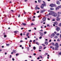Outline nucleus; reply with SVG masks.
<instances>
[{
	"instance_id": "50",
	"label": "nucleus",
	"mask_w": 61,
	"mask_h": 61,
	"mask_svg": "<svg viewBox=\"0 0 61 61\" xmlns=\"http://www.w3.org/2000/svg\"><path fill=\"white\" fill-rule=\"evenodd\" d=\"M11 11H12V12H14V11L12 10H11Z\"/></svg>"
},
{
	"instance_id": "55",
	"label": "nucleus",
	"mask_w": 61,
	"mask_h": 61,
	"mask_svg": "<svg viewBox=\"0 0 61 61\" xmlns=\"http://www.w3.org/2000/svg\"><path fill=\"white\" fill-rule=\"evenodd\" d=\"M32 42V41L31 40H30V41H29V43L31 42Z\"/></svg>"
},
{
	"instance_id": "35",
	"label": "nucleus",
	"mask_w": 61,
	"mask_h": 61,
	"mask_svg": "<svg viewBox=\"0 0 61 61\" xmlns=\"http://www.w3.org/2000/svg\"><path fill=\"white\" fill-rule=\"evenodd\" d=\"M56 25H57L58 24V23L55 22L54 23Z\"/></svg>"
},
{
	"instance_id": "26",
	"label": "nucleus",
	"mask_w": 61,
	"mask_h": 61,
	"mask_svg": "<svg viewBox=\"0 0 61 61\" xmlns=\"http://www.w3.org/2000/svg\"><path fill=\"white\" fill-rule=\"evenodd\" d=\"M59 26H61V23H60L58 25Z\"/></svg>"
},
{
	"instance_id": "56",
	"label": "nucleus",
	"mask_w": 61,
	"mask_h": 61,
	"mask_svg": "<svg viewBox=\"0 0 61 61\" xmlns=\"http://www.w3.org/2000/svg\"><path fill=\"white\" fill-rule=\"evenodd\" d=\"M28 31H29V32H31V30H28Z\"/></svg>"
},
{
	"instance_id": "49",
	"label": "nucleus",
	"mask_w": 61,
	"mask_h": 61,
	"mask_svg": "<svg viewBox=\"0 0 61 61\" xmlns=\"http://www.w3.org/2000/svg\"><path fill=\"white\" fill-rule=\"evenodd\" d=\"M36 55V53H34V54H33V55H34V56H35Z\"/></svg>"
},
{
	"instance_id": "42",
	"label": "nucleus",
	"mask_w": 61,
	"mask_h": 61,
	"mask_svg": "<svg viewBox=\"0 0 61 61\" xmlns=\"http://www.w3.org/2000/svg\"><path fill=\"white\" fill-rule=\"evenodd\" d=\"M6 36H7L6 35H5L4 36V37H6Z\"/></svg>"
},
{
	"instance_id": "30",
	"label": "nucleus",
	"mask_w": 61,
	"mask_h": 61,
	"mask_svg": "<svg viewBox=\"0 0 61 61\" xmlns=\"http://www.w3.org/2000/svg\"><path fill=\"white\" fill-rule=\"evenodd\" d=\"M35 24H33V23H32L31 24V25L32 26L34 25Z\"/></svg>"
},
{
	"instance_id": "21",
	"label": "nucleus",
	"mask_w": 61,
	"mask_h": 61,
	"mask_svg": "<svg viewBox=\"0 0 61 61\" xmlns=\"http://www.w3.org/2000/svg\"><path fill=\"white\" fill-rule=\"evenodd\" d=\"M58 8H61V5H59L58 6Z\"/></svg>"
},
{
	"instance_id": "10",
	"label": "nucleus",
	"mask_w": 61,
	"mask_h": 61,
	"mask_svg": "<svg viewBox=\"0 0 61 61\" xmlns=\"http://www.w3.org/2000/svg\"><path fill=\"white\" fill-rule=\"evenodd\" d=\"M51 15H53V16H54L55 15V13H51Z\"/></svg>"
},
{
	"instance_id": "57",
	"label": "nucleus",
	"mask_w": 61,
	"mask_h": 61,
	"mask_svg": "<svg viewBox=\"0 0 61 61\" xmlns=\"http://www.w3.org/2000/svg\"><path fill=\"white\" fill-rule=\"evenodd\" d=\"M42 46H45V44H42Z\"/></svg>"
},
{
	"instance_id": "31",
	"label": "nucleus",
	"mask_w": 61,
	"mask_h": 61,
	"mask_svg": "<svg viewBox=\"0 0 61 61\" xmlns=\"http://www.w3.org/2000/svg\"><path fill=\"white\" fill-rule=\"evenodd\" d=\"M46 19L45 18L44 19V20H43V22H44V21H46Z\"/></svg>"
},
{
	"instance_id": "33",
	"label": "nucleus",
	"mask_w": 61,
	"mask_h": 61,
	"mask_svg": "<svg viewBox=\"0 0 61 61\" xmlns=\"http://www.w3.org/2000/svg\"><path fill=\"white\" fill-rule=\"evenodd\" d=\"M13 52L14 53H15L16 52V50H13Z\"/></svg>"
},
{
	"instance_id": "39",
	"label": "nucleus",
	"mask_w": 61,
	"mask_h": 61,
	"mask_svg": "<svg viewBox=\"0 0 61 61\" xmlns=\"http://www.w3.org/2000/svg\"><path fill=\"white\" fill-rule=\"evenodd\" d=\"M20 14H19L18 15V17L19 18L20 17Z\"/></svg>"
},
{
	"instance_id": "45",
	"label": "nucleus",
	"mask_w": 61,
	"mask_h": 61,
	"mask_svg": "<svg viewBox=\"0 0 61 61\" xmlns=\"http://www.w3.org/2000/svg\"><path fill=\"white\" fill-rule=\"evenodd\" d=\"M43 11H46V10H45L44 9Z\"/></svg>"
},
{
	"instance_id": "5",
	"label": "nucleus",
	"mask_w": 61,
	"mask_h": 61,
	"mask_svg": "<svg viewBox=\"0 0 61 61\" xmlns=\"http://www.w3.org/2000/svg\"><path fill=\"white\" fill-rule=\"evenodd\" d=\"M56 3L58 5H60V1L58 0H57L56 2Z\"/></svg>"
},
{
	"instance_id": "7",
	"label": "nucleus",
	"mask_w": 61,
	"mask_h": 61,
	"mask_svg": "<svg viewBox=\"0 0 61 61\" xmlns=\"http://www.w3.org/2000/svg\"><path fill=\"white\" fill-rule=\"evenodd\" d=\"M56 20L57 21H59L60 20V18L58 17H56Z\"/></svg>"
},
{
	"instance_id": "38",
	"label": "nucleus",
	"mask_w": 61,
	"mask_h": 61,
	"mask_svg": "<svg viewBox=\"0 0 61 61\" xmlns=\"http://www.w3.org/2000/svg\"><path fill=\"white\" fill-rule=\"evenodd\" d=\"M60 35V34H59V33H57L56 34V35L57 36H58Z\"/></svg>"
},
{
	"instance_id": "63",
	"label": "nucleus",
	"mask_w": 61,
	"mask_h": 61,
	"mask_svg": "<svg viewBox=\"0 0 61 61\" xmlns=\"http://www.w3.org/2000/svg\"><path fill=\"white\" fill-rule=\"evenodd\" d=\"M53 25L54 26H55V24H53Z\"/></svg>"
},
{
	"instance_id": "60",
	"label": "nucleus",
	"mask_w": 61,
	"mask_h": 61,
	"mask_svg": "<svg viewBox=\"0 0 61 61\" xmlns=\"http://www.w3.org/2000/svg\"><path fill=\"white\" fill-rule=\"evenodd\" d=\"M39 11H38L37 12V13H39Z\"/></svg>"
},
{
	"instance_id": "22",
	"label": "nucleus",
	"mask_w": 61,
	"mask_h": 61,
	"mask_svg": "<svg viewBox=\"0 0 61 61\" xmlns=\"http://www.w3.org/2000/svg\"><path fill=\"white\" fill-rule=\"evenodd\" d=\"M54 38H56H56H58V37L57 36H55L54 37Z\"/></svg>"
},
{
	"instance_id": "14",
	"label": "nucleus",
	"mask_w": 61,
	"mask_h": 61,
	"mask_svg": "<svg viewBox=\"0 0 61 61\" xmlns=\"http://www.w3.org/2000/svg\"><path fill=\"white\" fill-rule=\"evenodd\" d=\"M54 10V9L53 8H50V10Z\"/></svg>"
},
{
	"instance_id": "59",
	"label": "nucleus",
	"mask_w": 61,
	"mask_h": 61,
	"mask_svg": "<svg viewBox=\"0 0 61 61\" xmlns=\"http://www.w3.org/2000/svg\"><path fill=\"white\" fill-rule=\"evenodd\" d=\"M25 32H24V34H23V35H25Z\"/></svg>"
},
{
	"instance_id": "12",
	"label": "nucleus",
	"mask_w": 61,
	"mask_h": 61,
	"mask_svg": "<svg viewBox=\"0 0 61 61\" xmlns=\"http://www.w3.org/2000/svg\"><path fill=\"white\" fill-rule=\"evenodd\" d=\"M39 33L40 34H41L40 35H41V36H43V34L42 32H39Z\"/></svg>"
},
{
	"instance_id": "53",
	"label": "nucleus",
	"mask_w": 61,
	"mask_h": 61,
	"mask_svg": "<svg viewBox=\"0 0 61 61\" xmlns=\"http://www.w3.org/2000/svg\"><path fill=\"white\" fill-rule=\"evenodd\" d=\"M40 9V8H39V7H37V9L39 10V9Z\"/></svg>"
},
{
	"instance_id": "29",
	"label": "nucleus",
	"mask_w": 61,
	"mask_h": 61,
	"mask_svg": "<svg viewBox=\"0 0 61 61\" xmlns=\"http://www.w3.org/2000/svg\"><path fill=\"white\" fill-rule=\"evenodd\" d=\"M14 33H17V32H18V31L16 30V31H14Z\"/></svg>"
},
{
	"instance_id": "64",
	"label": "nucleus",
	"mask_w": 61,
	"mask_h": 61,
	"mask_svg": "<svg viewBox=\"0 0 61 61\" xmlns=\"http://www.w3.org/2000/svg\"><path fill=\"white\" fill-rule=\"evenodd\" d=\"M29 57L30 58H31L32 56H29Z\"/></svg>"
},
{
	"instance_id": "28",
	"label": "nucleus",
	"mask_w": 61,
	"mask_h": 61,
	"mask_svg": "<svg viewBox=\"0 0 61 61\" xmlns=\"http://www.w3.org/2000/svg\"><path fill=\"white\" fill-rule=\"evenodd\" d=\"M6 45L7 46H9V44H7L6 43Z\"/></svg>"
},
{
	"instance_id": "40",
	"label": "nucleus",
	"mask_w": 61,
	"mask_h": 61,
	"mask_svg": "<svg viewBox=\"0 0 61 61\" xmlns=\"http://www.w3.org/2000/svg\"><path fill=\"white\" fill-rule=\"evenodd\" d=\"M27 49H28V51H29V47H27Z\"/></svg>"
},
{
	"instance_id": "8",
	"label": "nucleus",
	"mask_w": 61,
	"mask_h": 61,
	"mask_svg": "<svg viewBox=\"0 0 61 61\" xmlns=\"http://www.w3.org/2000/svg\"><path fill=\"white\" fill-rule=\"evenodd\" d=\"M51 13H49V14L47 15V16L48 17L50 15H51Z\"/></svg>"
},
{
	"instance_id": "24",
	"label": "nucleus",
	"mask_w": 61,
	"mask_h": 61,
	"mask_svg": "<svg viewBox=\"0 0 61 61\" xmlns=\"http://www.w3.org/2000/svg\"><path fill=\"white\" fill-rule=\"evenodd\" d=\"M38 3H41V0H38Z\"/></svg>"
},
{
	"instance_id": "17",
	"label": "nucleus",
	"mask_w": 61,
	"mask_h": 61,
	"mask_svg": "<svg viewBox=\"0 0 61 61\" xmlns=\"http://www.w3.org/2000/svg\"><path fill=\"white\" fill-rule=\"evenodd\" d=\"M42 49V46H39V49Z\"/></svg>"
},
{
	"instance_id": "2",
	"label": "nucleus",
	"mask_w": 61,
	"mask_h": 61,
	"mask_svg": "<svg viewBox=\"0 0 61 61\" xmlns=\"http://www.w3.org/2000/svg\"><path fill=\"white\" fill-rule=\"evenodd\" d=\"M59 13L60 12H58V13H57V14L56 13H55L54 15L53 16L54 17H56V16H57L58 17H59L60 16V15H59Z\"/></svg>"
},
{
	"instance_id": "4",
	"label": "nucleus",
	"mask_w": 61,
	"mask_h": 61,
	"mask_svg": "<svg viewBox=\"0 0 61 61\" xmlns=\"http://www.w3.org/2000/svg\"><path fill=\"white\" fill-rule=\"evenodd\" d=\"M60 30V28L59 27H57L56 28V30L57 31V32L59 31Z\"/></svg>"
},
{
	"instance_id": "48",
	"label": "nucleus",
	"mask_w": 61,
	"mask_h": 61,
	"mask_svg": "<svg viewBox=\"0 0 61 61\" xmlns=\"http://www.w3.org/2000/svg\"><path fill=\"white\" fill-rule=\"evenodd\" d=\"M42 38V37L41 36L39 37V38L40 39H41Z\"/></svg>"
},
{
	"instance_id": "47",
	"label": "nucleus",
	"mask_w": 61,
	"mask_h": 61,
	"mask_svg": "<svg viewBox=\"0 0 61 61\" xmlns=\"http://www.w3.org/2000/svg\"><path fill=\"white\" fill-rule=\"evenodd\" d=\"M59 54L61 55V52H60L59 53Z\"/></svg>"
},
{
	"instance_id": "1",
	"label": "nucleus",
	"mask_w": 61,
	"mask_h": 61,
	"mask_svg": "<svg viewBox=\"0 0 61 61\" xmlns=\"http://www.w3.org/2000/svg\"><path fill=\"white\" fill-rule=\"evenodd\" d=\"M55 46H56L55 47V49L56 50H58V48H59V44L58 43H56V44H55Z\"/></svg>"
},
{
	"instance_id": "41",
	"label": "nucleus",
	"mask_w": 61,
	"mask_h": 61,
	"mask_svg": "<svg viewBox=\"0 0 61 61\" xmlns=\"http://www.w3.org/2000/svg\"><path fill=\"white\" fill-rule=\"evenodd\" d=\"M48 55V53H45V55Z\"/></svg>"
},
{
	"instance_id": "6",
	"label": "nucleus",
	"mask_w": 61,
	"mask_h": 61,
	"mask_svg": "<svg viewBox=\"0 0 61 61\" xmlns=\"http://www.w3.org/2000/svg\"><path fill=\"white\" fill-rule=\"evenodd\" d=\"M50 6L51 7H54L55 6H56V5L53 4H51Z\"/></svg>"
},
{
	"instance_id": "32",
	"label": "nucleus",
	"mask_w": 61,
	"mask_h": 61,
	"mask_svg": "<svg viewBox=\"0 0 61 61\" xmlns=\"http://www.w3.org/2000/svg\"><path fill=\"white\" fill-rule=\"evenodd\" d=\"M29 34V33H27V34L26 35V36H28Z\"/></svg>"
},
{
	"instance_id": "46",
	"label": "nucleus",
	"mask_w": 61,
	"mask_h": 61,
	"mask_svg": "<svg viewBox=\"0 0 61 61\" xmlns=\"http://www.w3.org/2000/svg\"><path fill=\"white\" fill-rule=\"evenodd\" d=\"M51 40H49V42H51Z\"/></svg>"
},
{
	"instance_id": "61",
	"label": "nucleus",
	"mask_w": 61,
	"mask_h": 61,
	"mask_svg": "<svg viewBox=\"0 0 61 61\" xmlns=\"http://www.w3.org/2000/svg\"><path fill=\"white\" fill-rule=\"evenodd\" d=\"M54 33L55 34H56V32L55 31L54 32Z\"/></svg>"
},
{
	"instance_id": "20",
	"label": "nucleus",
	"mask_w": 61,
	"mask_h": 61,
	"mask_svg": "<svg viewBox=\"0 0 61 61\" xmlns=\"http://www.w3.org/2000/svg\"><path fill=\"white\" fill-rule=\"evenodd\" d=\"M57 41H58V42H60V39L58 38V39H57Z\"/></svg>"
},
{
	"instance_id": "13",
	"label": "nucleus",
	"mask_w": 61,
	"mask_h": 61,
	"mask_svg": "<svg viewBox=\"0 0 61 61\" xmlns=\"http://www.w3.org/2000/svg\"><path fill=\"white\" fill-rule=\"evenodd\" d=\"M44 11H43V10H41V11H40V13H43Z\"/></svg>"
},
{
	"instance_id": "25",
	"label": "nucleus",
	"mask_w": 61,
	"mask_h": 61,
	"mask_svg": "<svg viewBox=\"0 0 61 61\" xmlns=\"http://www.w3.org/2000/svg\"><path fill=\"white\" fill-rule=\"evenodd\" d=\"M36 44L38 45H39V43L38 42H36Z\"/></svg>"
},
{
	"instance_id": "11",
	"label": "nucleus",
	"mask_w": 61,
	"mask_h": 61,
	"mask_svg": "<svg viewBox=\"0 0 61 61\" xmlns=\"http://www.w3.org/2000/svg\"><path fill=\"white\" fill-rule=\"evenodd\" d=\"M55 34L54 33H53L51 35V36L52 37H53V36H55Z\"/></svg>"
},
{
	"instance_id": "3",
	"label": "nucleus",
	"mask_w": 61,
	"mask_h": 61,
	"mask_svg": "<svg viewBox=\"0 0 61 61\" xmlns=\"http://www.w3.org/2000/svg\"><path fill=\"white\" fill-rule=\"evenodd\" d=\"M43 2L44 3V4H41V6H46V3L45 2H44V1H43Z\"/></svg>"
},
{
	"instance_id": "9",
	"label": "nucleus",
	"mask_w": 61,
	"mask_h": 61,
	"mask_svg": "<svg viewBox=\"0 0 61 61\" xmlns=\"http://www.w3.org/2000/svg\"><path fill=\"white\" fill-rule=\"evenodd\" d=\"M53 47V46H50V48H52L53 50H54L55 49V48L54 47Z\"/></svg>"
},
{
	"instance_id": "58",
	"label": "nucleus",
	"mask_w": 61,
	"mask_h": 61,
	"mask_svg": "<svg viewBox=\"0 0 61 61\" xmlns=\"http://www.w3.org/2000/svg\"><path fill=\"white\" fill-rule=\"evenodd\" d=\"M35 40H34L33 41V42L34 43H35Z\"/></svg>"
},
{
	"instance_id": "62",
	"label": "nucleus",
	"mask_w": 61,
	"mask_h": 61,
	"mask_svg": "<svg viewBox=\"0 0 61 61\" xmlns=\"http://www.w3.org/2000/svg\"><path fill=\"white\" fill-rule=\"evenodd\" d=\"M25 40H27V38H25Z\"/></svg>"
},
{
	"instance_id": "15",
	"label": "nucleus",
	"mask_w": 61,
	"mask_h": 61,
	"mask_svg": "<svg viewBox=\"0 0 61 61\" xmlns=\"http://www.w3.org/2000/svg\"><path fill=\"white\" fill-rule=\"evenodd\" d=\"M51 44L53 46H54L55 44H54V43L53 42H52L51 43Z\"/></svg>"
},
{
	"instance_id": "16",
	"label": "nucleus",
	"mask_w": 61,
	"mask_h": 61,
	"mask_svg": "<svg viewBox=\"0 0 61 61\" xmlns=\"http://www.w3.org/2000/svg\"><path fill=\"white\" fill-rule=\"evenodd\" d=\"M45 44L46 45H48V42H46V41L45 42Z\"/></svg>"
},
{
	"instance_id": "36",
	"label": "nucleus",
	"mask_w": 61,
	"mask_h": 61,
	"mask_svg": "<svg viewBox=\"0 0 61 61\" xmlns=\"http://www.w3.org/2000/svg\"><path fill=\"white\" fill-rule=\"evenodd\" d=\"M36 49V47L35 46H34L33 47V49L35 50V49Z\"/></svg>"
},
{
	"instance_id": "54",
	"label": "nucleus",
	"mask_w": 61,
	"mask_h": 61,
	"mask_svg": "<svg viewBox=\"0 0 61 61\" xmlns=\"http://www.w3.org/2000/svg\"><path fill=\"white\" fill-rule=\"evenodd\" d=\"M40 58L39 57H38L37 58V60H39V59H40Z\"/></svg>"
},
{
	"instance_id": "43",
	"label": "nucleus",
	"mask_w": 61,
	"mask_h": 61,
	"mask_svg": "<svg viewBox=\"0 0 61 61\" xmlns=\"http://www.w3.org/2000/svg\"><path fill=\"white\" fill-rule=\"evenodd\" d=\"M37 6H36L35 7V9L36 10V9H37Z\"/></svg>"
},
{
	"instance_id": "37",
	"label": "nucleus",
	"mask_w": 61,
	"mask_h": 61,
	"mask_svg": "<svg viewBox=\"0 0 61 61\" xmlns=\"http://www.w3.org/2000/svg\"><path fill=\"white\" fill-rule=\"evenodd\" d=\"M19 55V54H16V56H18Z\"/></svg>"
},
{
	"instance_id": "52",
	"label": "nucleus",
	"mask_w": 61,
	"mask_h": 61,
	"mask_svg": "<svg viewBox=\"0 0 61 61\" xmlns=\"http://www.w3.org/2000/svg\"><path fill=\"white\" fill-rule=\"evenodd\" d=\"M12 60L13 61H14L15 60V59L14 58H12Z\"/></svg>"
},
{
	"instance_id": "27",
	"label": "nucleus",
	"mask_w": 61,
	"mask_h": 61,
	"mask_svg": "<svg viewBox=\"0 0 61 61\" xmlns=\"http://www.w3.org/2000/svg\"><path fill=\"white\" fill-rule=\"evenodd\" d=\"M39 57L41 58V59L43 58V57H42V56H39Z\"/></svg>"
},
{
	"instance_id": "51",
	"label": "nucleus",
	"mask_w": 61,
	"mask_h": 61,
	"mask_svg": "<svg viewBox=\"0 0 61 61\" xmlns=\"http://www.w3.org/2000/svg\"><path fill=\"white\" fill-rule=\"evenodd\" d=\"M20 36H22V33H20Z\"/></svg>"
},
{
	"instance_id": "34",
	"label": "nucleus",
	"mask_w": 61,
	"mask_h": 61,
	"mask_svg": "<svg viewBox=\"0 0 61 61\" xmlns=\"http://www.w3.org/2000/svg\"><path fill=\"white\" fill-rule=\"evenodd\" d=\"M31 17H30L29 18V19H28V20H31Z\"/></svg>"
},
{
	"instance_id": "19",
	"label": "nucleus",
	"mask_w": 61,
	"mask_h": 61,
	"mask_svg": "<svg viewBox=\"0 0 61 61\" xmlns=\"http://www.w3.org/2000/svg\"><path fill=\"white\" fill-rule=\"evenodd\" d=\"M22 24L23 25H24V26H25L26 25V24L25 23H22Z\"/></svg>"
},
{
	"instance_id": "44",
	"label": "nucleus",
	"mask_w": 61,
	"mask_h": 61,
	"mask_svg": "<svg viewBox=\"0 0 61 61\" xmlns=\"http://www.w3.org/2000/svg\"><path fill=\"white\" fill-rule=\"evenodd\" d=\"M44 33L45 34H46L47 33V32L46 31H45L44 32Z\"/></svg>"
},
{
	"instance_id": "23",
	"label": "nucleus",
	"mask_w": 61,
	"mask_h": 61,
	"mask_svg": "<svg viewBox=\"0 0 61 61\" xmlns=\"http://www.w3.org/2000/svg\"><path fill=\"white\" fill-rule=\"evenodd\" d=\"M59 9V8H58V7H56V10H58Z\"/></svg>"
},
{
	"instance_id": "18",
	"label": "nucleus",
	"mask_w": 61,
	"mask_h": 61,
	"mask_svg": "<svg viewBox=\"0 0 61 61\" xmlns=\"http://www.w3.org/2000/svg\"><path fill=\"white\" fill-rule=\"evenodd\" d=\"M41 8H42V9H43L44 8V6H42L41 5Z\"/></svg>"
}]
</instances>
